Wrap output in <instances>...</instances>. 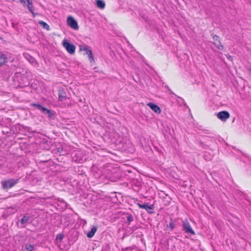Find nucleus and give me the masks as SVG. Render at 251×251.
<instances>
[{"mask_svg":"<svg viewBox=\"0 0 251 251\" xmlns=\"http://www.w3.org/2000/svg\"><path fill=\"white\" fill-rule=\"evenodd\" d=\"M19 179H9L7 180L2 181L1 182L2 188L3 189H8L13 187L18 182Z\"/></svg>","mask_w":251,"mask_h":251,"instance_id":"f257e3e1","label":"nucleus"},{"mask_svg":"<svg viewBox=\"0 0 251 251\" xmlns=\"http://www.w3.org/2000/svg\"><path fill=\"white\" fill-rule=\"evenodd\" d=\"M62 44L63 47L70 54H73L75 52V46L69 42L67 40L64 39L63 41Z\"/></svg>","mask_w":251,"mask_h":251,"instance_id":"f03ea898","label":"nucleus"},{"mask_svg":"<svg viewBox=\"0 0 251 251\" xmlns=\"http://www.w3.org/2000/svg\"><path fill=\"white\" fill-rule=\"evenodd\" d=\"M182 229L186 233L195 235V232L194 230L192 228L189 223L187 219H185L182 222Z\"/></svg>","mask_w":251,"mask_h":251,"instance_id":"7ed1b4c3","label":"nucleus"},{"mask_svg":"<svg viewBox=\"0 0 251 251\" xmlns=\"http://www.w3.org/2000/svg\"><path fill=\"white\" fill-rule=\"evenodd\" d=\"M18 82L19 83V86L21 87H27L30 84L28 78L26 76V75H24L20 76V78H19Z\"/></svg>","mask_w":251,"mask_h":251,"instance_id":"20e7f679","label":"nucleus"},{"mask_svg":"<svg viewBox=\"0 0 251 251\" xmlns=\"http://www.w3.org/2000/svg\"><path fill=\"white\" fill-rule=\"evenodd\" d=\"M68 25L73 29L77 30L79 28L77 21L72 16L67 18Z\"/></svg>","mask_w":251,"mask_h":251,"instance_id":"39448f33","label":"nucleus"},{"mask_svg":"<svg viewBox=\"0 0 251 251\" xmlns=\"http://www.w3.org/2000/svg\"><path fill=\"white\" fill-rule=\"evenodd\" d=\"M137 205L140 208L146 209L149 213H152L153 210L154 208V205L150 204L149 203H144V204L137 203Z\"/></svg>","mask_w":251,"mask_h":251,"instance_id":"423d86ee","label":"nucleus"},{"mask_svg":"<svg viewBox=\"0 0 251 251\" xmlns=\"http://www.w3.org/2000/svg\"><path fill=\"white\" fill-rule=\"evenodd\" d=\"M217 116L218 119L221 120L222 121L225 122L230 117L229 113L227 111H221L217 114Z\"/></svg>","mask_w":251,"mask_h":251,"instance_id":"0eeeda50","label":"nucleus"},{"mask_svg":"<svg viewBox=\"0 0 251 251\" xmlns=\"http://www.w3.org/2000/svg\"><path fill=\"white\" fill-rule=\"evenodd\" d=\"M213 39L214 42L213 43V44L220 50H223L224 49L223 46L221 44L220 41V37L216 35L213 36Z\"/></svg>","mask_w":251,"mask_h":251,"instance_id":"6e6552de","label":"nucleus"},{"mask_svg":"<svg viewBox=\"0 0 251 251\" xmlns=\"http://www.w3.org/2000/svg\"><path fill=\"white\" fill-rule=\"evenodd\" d=\"M58 99L61 101H65L67 99V94L64 89L60 88L58 92Z\"/></svg>","mask_w":251,"mask_h":251,"instance_id":"1a4fd4ad","label":"nucleus"},{"mask_svg":"<svg viewBox=\"0 0 251 251\" xmlns=\"http://www.w3.org/2000/svg\"><path fill=\"white\" fill-rule=\"evenodd\" d=\"M147 105L156 113L159 114L161 112L160 108L157 105L153 103V102H149L147 104Z\"/></svg>","mask_w":251,"mask_h":251,"instance_id":"9d476101","label":"nucleus"},{"mask_svg":"<svg viewBox=\"0 0 251 251\" xmlns=\"http://www.w3.org/2000/svg\"><path fill=\"white\" fill-rule=\"evenodd\" d=\"M8 54L7 53L0 52V66L3 65L7 62Z\"/></svg>","mask_w":251,"mask_h":251,"instance_id":"9b49d317","label":"nucleus"},{"mask_svg":"<svg viewBox=\"0 0 251 251\" xmlns=\"http://www.w3.org/2000/svg\"><path fill=\"white\" fill-rule=\"evenodd\" d=\"M44 114L47 115L48 117L51 119H54L55 116L53 113L50 109L46 108V107L44 109L43 112Z\"/></svg>","mask_w":251,"mask_h":251,"instance_id":"f8f14e48","label":"nucleus"},{"mask_svg":"<svg viewBox=\"0 0 251 251\" xmlns=\"http://www.w3.org/2000/svg\"><path fill=\"white\" fill-rule=\"evenodd\" d=\"M97 230V227L96 226H93L91 230L89 231L87 234V236L88 238H91L94 236Z\"/></svg>","mask_w":251,"mask_h":251,"instance_id":"ddd939ff","label":"nucleus"},{"mask_svg":"<svg viewBox=\"0 0 251 251\" xmlns=\"http://www.w3.org/2000/svg\"><path fill=\"white\" fill-rule=\"evenodd\" d=\"M57 151L61 155H64L67 153L66 150L64 149V148L62 145H60V146L57 148Z\"/></svg>","mask_w":251,"mask_h":251,"instance_id":"4468645a","label":"nucleus"},{"mask_svg":"<svg viewBox=\"0 0 251 251\" xmlns=\"http://www.w3.org/2000/svg\"><path fill=\"white\" fill-rule=\"evenodd\" d=\"M30 105L33 107H35L36 109L41 111L42 112H43L44 109L45 108V107H43L41 104H40L38 103H31Z\"/></svg>","mask_w":251,"mask_h":251,"instance_id":"2eb2a0df","label":"nucleus"},{"mask_svg":"<svg viewBox=\"0 0 251 251\" xmlns=\"http://www.w3.org/2000/svg\"><path fill=\"white\" fill-rule=\"evenodd\" d=\"M25 58L31 64L33 65L37 64L36 59L29 54H27Z\"/></svg>","mask_w":251,"mask_h":251,"instance_id":"dca6fc26","label":"nucleus"},{"mask_svg":"<svg viewBox=\"0 0 251 251\" xmlns=\"http://www.w3.org/2000/svg\"><path fill=\"white\" fill-rule=\"evenodd\" d=\"M30 217L27 214H25L22 218L20 220L21 224L24 225L30 219Z\"/></svg>","mask_w":251,"mask_h":251,"instance_id":"f3484780","label":"nucleus"},{"mask_svg":"<svg viewBox=\"0 0 251 251\" xmlns=\"http://www.w3.org/2000/svg\"><path fill=\"white\" fill-rule=\"evenodd\" d=\"M97 5L98 7L100 9H103L105 7V2L102 0H97L96 1Z\"/></svg>","mask_w":251,"mask_h":251,"instance_id":"a211bd4d","label":"nucleus"},{"mask_svg":"<svg viewBox=\"0 0 251 251\" xmlns=\"http://www.w3.org/2000/svg\"><path fill=\"white\" fill-rule=\"evenodd\" d=\"M125 215L126 216V223L128 225H129L133 221V217L131 214L129 213H126Z\"/></svg>","mask_w":251,"mask_h":251,"instance_id":"6ab92c4d","label":"nucleus"},{"mask_svg":"<svg viewBox=\"0 0 251 251\" xmlns=\"http://www.w3.org/2000/svg\"><path fill=\"white\" fill-rule=\"evenodd\" d=\"M27 7L28 9L29 10V11L32 14V15L34 16V15L36 14L33 12V6L32 2V0H30V1L28 2L27 4Z\"/></svg>","mask_w":251,"mask_h":251,"instance_id":"aec40b11","label":"nucleus"},{"mask_svg":"<svg viewBox=\"0 0 251 251\" xmlns=\"http://www.w3.org/2000/svg\"><path fill=\"white\" fill-rule=\"evenodd\" d=\"M38 24L41 25L44 28L48 30L50 29V26L46 22L43 21H39Z\"/></svg>","mask_w":251,"mask_h":251,"instance_id":"412c9836","label":"nucleus"},{"mask_svg":"<svg viewBox=\"0 0 251 251\" xmlns=\"http://www.w3.org/2000/svg\"><path fill=\"white\" fill-rule=\"evenodd\" d=\"M35 245H32L31 244H26L25 245V249L27 251H33L34 250Z\"/></svg>","mask_w":251,"mask_h":251,"instance_id":"4be33fe9","label":"nucleus"},{"mask_svg":"<svg viewBox=\"0 0 251 251\" xmlns=\"http://www.w3.org/2000/svg\"><path fill=\"white\" fill-rule=\"evenodd\" d=\"M80 50H83L86 52V54L88 53V50H91L90 48L86 45H84L83 46H80Z\"/></svg>","mask_w":251,"mask_h":251,"instance_id":"5701e85b","label":"nucleus"},{"mask_svg":"<svg viewBox=\"0 0 251 251\" xmlns=\"http://www.w3.org/2000/svg\"><path fill=\"white\" fill-rule=\"evenodd\" d=\"M88 53L87 55H88V57H89L90 62H94L95 60H94V57L92 54V50H88Z\"/></svg>","mask_w":251,"mask_h":251,"instance_id":"b1692460","label":"nucleus"},{"mask_svg":"<svg viewBox=\"0 0 251 251\" xmlns=\"http://www.w3.org/2000/svg\"><path fill=\"white\" fill-rule=\"evenodd\" d=\"M64 234L63 233L58 234L57 235L56 237V240L57 242H61L64 238Z\"/></svg>","mask_w":251,"mask_h":251,"instance_id":"393cba45","label":"nucleus"},{"mask_svg":"<svg viewBox=\"0 0 251 251\" xmlns=\"http://www.w3.org/2000/svg\"><path fill=\"white\" fill-rule=\"evenodd\" d=\"M203 131L205 132V134H208V135H206L207 137L209 138H214V134L211 132H209L208 130L205 129L203 130Z\"/></svg>","mask_w":251,"mask_h":251,"instance_id":"a878e982","label":"nucleus"},{"mask_svg":"<svg viewBox=\"0 0 251 251\" xmlns=\"http://www.w3.org/2000/svg\"><path fill=\"white\" fill-rule=\"evenodd\" d=\"M167 226L170 228L171 230H173L175 228V225L172 219H171V222H170L169 225H168Z\"/></svg>","mask_w":251,"mask_h":251,"instance_id":"bb28decb","label":"nucleus"},{"mask_svg":"<svg viewBox=\"0 0 251 251\" xmlns=\"http://www.w3.org/2000/svg\"><path fill=\"white\" fill-rule=\"evenodd\" d=\"M29 1H30V0H20V2L22 3L24 6H25L26 2L28 3Z\"/></svg>","mask_w":251,"mask_h":251,"instance_id":"cd10ccee","label":"nucleus"},{"mask_svg":"<svg viewBox=\"0 0 251 251\" xmlns=\"http://www.w3.org/2000/svg\"><path fill=\"white\" fill-rule=\"evenodd\" d=\"M78 162H81L83 161V159H80L78 160Z\"/></svg>","mask_w":251,"mask_h":251,"instance_id":"c85d7f7f","label":"nucleus"},{"mask_svg":"<svg viewBox=\"0 0 251 251\" xmlns=\"http://www.w3.org/2000/svg\"><path fill=\"white\" fill-rule=\"evenodd\" d=\"M231 58V57L230 55H229L228 57H227V58H228V59Z\"/></svg>","mask_w":251,"mask_h":251,"instance_id":"c756f323","label":"nucleus"},{"mask_svg":"<svg viewBox=\"0 0 251 251\" xmlns=\"http://www.w3.org/2000/svg\"><path fill=\"white\" fill-rule=\"evenodd\" d=\"M62 202L64 204H66V203H65V202L64 201H62Z\"/></svg>","mask_w":251,"mask_h":251,"instance_id":"7c9ffc66","label":"nucleus"},{"mask_svg":"<svg viewBox=\"0 0 251 251\" xmlns=\"http://www.w3.org/2000/svg\"><path fill=\"white\" fill-rule=\"evenodd\" d=\"M201 146H203V143L202 142H201Z\"/></svg>","mask_w":251,"mask_h":251,"instance_id":"2f4dec72","label":"nucleus"},{"mask_svg":"<svg viewBox=\"0 0 251 251\" xmlns=\"http://www.w3.org/2000/svg\"><path fill=\"white\" fill-rule=\"evenodd\" d=\"M0 39H2V37H0Z\"/></svg>","mask_w":251,"mask_h":251,"instance_id":"473e14b6","label":"nucleus"}]
</instances>
